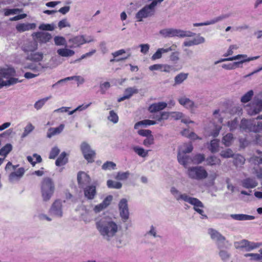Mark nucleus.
<instances>
[{"label": "nucleus", "mask_w": 262, "mask_h": 262, "mask_svg": "<svg viewBox=\"0 0 262 262\" xmlns=\"http://www.w3.org/2000/svg\"><path fill=\"white\" fill-rule=\"evenodd\" d=\"M95 225L102 238L108 242L115 237L119 231V226L112 218L108 216L96 219Z\"/></svg>", "instance_id": "nucleus-1"}, {"label": "nucleus", "mask_w": 262, "mask_h": 262, "mask_svg": "<svg viewBox=\"0 0 262 262\" xmlns=\"http://www.w3.org/2000/svg\"><path fill=\"white\" fill-rule=\"evenodd\" d=\"M159 34L164 38L174 37L184 38L186 37H192L195 34L194 33L190 31L174 28H165L162 29L159 31Z\"/></svg>", "instance_id": "nucleus-2"}, {"label": "nucleus", "mask_w": 262, "mask_h": 262, "mask_svg": "<svg viewBox=\"0 0 262 262\" xmlns=\"http://www.w3.org/2000/svg\"><path fill=\"white\" fill-rule=\"evenodd\" d=\"M54 191L55 185L52 180L48 177L43 178L41 183V192L43 201H49Z\"/></svg>", "instance_id": "nucleus-3"}, {"label": "nucleus", "mask_w": 262, "mask_h": 262, "mask_svg": "<svg viewBox=\"0 0 262 262\" xmlns=\"http://www.w3.org/2000/svg\"><path fill=\"white\" fill-rule=\"evenodd\" d=\"M186 174L190 179L197 181L203 180L208 177V172L206 170L201 166L188 167Z\"/></svg>", "instance_id": "nucleus-4"}, {"label": "nucleus", "mask_w": 262, "mask_h": 262, "mask_svg": "<svg viewBox=\"0 0 262 262\" xmlns=\"http://www.w3.org/2000/svg\"><path fill=\"white\" fill-rule=\"evenodd\" d=\"M153 4L145 6L140 9L136 14V18L138 21H142L144 18L150 17L154 15L155 9L153 8Z\"/></svg>", "instance_id": "nucleus-5"}, {"label": "nucleus", "mask_w": 262, "mask_h": 262, "mask_svg": "<svg viewBox=\"0 0 262 262\" xmlns=\"http://www.w3.org/2000/svg\"><path fill=\"white\" fill-rule=\"evenodd\" d=\"M208 233L211 239L215 241L217 248H221L222 246L228 244L229 243L228 241L226 240L225 236L215 229L212 228L209 229Z\"/></svg>", "instance_id": "nucleus-6"}, {"label": "nucleus", "mask_w": 262, "mask_h": 262, "mask_svg": "<svg viewBox=\"0 0 262 262\" xmlns=\"http://www.w3.org/2000/svg\"><path fill=\"white\" fill-rule=\"evenodd\" d=\"M262 111V100L255 98L247 106V112L250 116L258 114Z\"/></svg>", "instance_id": "nucleus-7"}, {"label": "nucleus", "mask_w": 262, "mask_h": 262, "mask_svg": "<svg viewBox=\"0 0 262 262\" xmlns=\"http://www.w3.org/2000/svg\"><path fill=\"white\" fill-rule=\"evenodd\" d=\"M80 148L84 158L89 162H93L95 157V151L91 149L90 145L86 142L81 143Z\"/></svg>", "instance_id": "nucleus-8"}, {"label": "nucleus", "mask_w": 262, "mask_h": 262, "mask_svg": "<svg viewBox=\"0 0 262 262\" xmlns=\"http://www.w3.org/2000/svg\"><path fill=\"white\" fill-rule=\"evenodd\" d=\"M170 192L174 199L177 201H183L188 203H191L192 202V197L190 196L187 193H181L175 187H171Z\"/></svg>", "instance_id": "nucleus-9"}, {"label": "nucleus", "mask_w": 262, "mask_h": 262, "mask_svg": "<svg viewBox=\"0 0 262 262\" xmlns=\"http://www.w3.org/2000/svg\"><path fill=\"white\" fill-rule=\"evenodd\" d=\"M93 41V39H91L89 40H85L83 35L76 36L69 39L68 40L69 43H70L69 47L71 48L79 47L81 45L85 43L90 42Z\"/></svg>", "instance_id": "nucleus-10"}, {"label": "nucleus", "mask_w": 262, "mask_h": 262, "mask_svg": "<svg viewBox=\"0 0 262 262\" xmlns=\"http://www.w3.org/2000/svg\"><path fill=\"white\" fill-rule=\"evenodd\" d=\"M235 247L236 249L245 248L246 251H249L258 247V243L250 242L246 239H243L240 242L234 243Z\"/></svg>", "instance_id": "nucleus-11"}, {"label": "nucleus", "mask_w": 262, "mask_h": 262, "mask_svg": "<svg viewBox=\"0 0 262 262\" xmlns=\"http://www.w3.org/2000/svg\"><path fill=\"white\" fill-rule=\"evenodd\" d=\"M120 216L124 222L127 221L129 217L127 201L126 199H122L119 203Z\"/></svg>", "instance_id": "nucleus-12"}, {"label": "nucleus", "mask_w": 262, "mask_h": 262, "mask_svg": "<svg viewBox=\"0 0 262 262\" xmlns=\"http://www.w3.org/2000/svg\"><path fill=\"white\" fill-rule=\"evenodd\" d=\"M49 212L51 215L61 217L62 216V203L59 200H56L52 205Z\"/></svg>", "instance_id": "nucleus-13"}, {"label": "nucleus", "mask_w": 262, "mask_h": 262, "mask_svg": "<svg viewBox=\"0 0 262 262\" xmlns=\"http://www.w3.org/2000/svg\"><path fill=\"white\" fill-rule=\"evenodd\" d=\"M255 121L254 120H248L243 119L241 121L239 125L240 130L243 132H252L253 128L254 127Z\"/></svg>", "instance_id": "nucleus-14"}, {"label": "nucleus", "mask_w": 262, "mask_h": 262, "mask_svg": "<svg viewBox=\"0 0 262 262\" xmlns=\"http://www.w3.org/2000/svg\"><path fill=\"white\" fill-rule=\"evenodd\" d=\"M77 181L80 187L83 188L91 182V178L88 174L83 171H80L77 174Z\"/></svg>", "instance_id": "nucleus-15"}, {"label": "nucleus", "mask_w": 262, "mask_h": 262, "mask_svg": "<svg viewBox=\"0 0 262 262\" xmlns=\"http://www.w3.org/2000/svg\"><path fill=\"white\" fill-rule=\"evenodd\" d=\"M33 37H35L37 41L40 43H46L51 39L52 36L48 32H38L32 34Z\"/></svg>", "instance_id": "nucleus-16"}, {"label": "nucleus", "mask_w": 262, "mask_h": 262, "mask_svg": "<svg viewBox=\"0 0 262 262\" xmlns=\"http://www.w3.org/2000/svg\"><path fill=\"white\" fill-rule=\"evenodd\" d=\"M192 202L189 204L193 206L194 210L201 214L202 216L203 219L207 218V215L204 214V211L201 209L204 207L203 204L197 198L192 197Z\"/></svg>", "instance_id": "nucleus-17"}, {"label": "nucleus", "mask_w": 262, "mask_h": 262, "mask_svg": "<svg viewBox=\"0 0 262 262\" xmlns=\"http://www.w3.org/2000/svg\"><path fill=\"white\" fill-rule=\"evenodd\" d=\"M15 74V70L12 68H0V78H6L8 80L14 78L12 76Z\"/></svg>", "instance_id": "nucleus-18"}, {"label": "nucleus", "mask_w": 262, "mask_h": 262, "mask_svg": "<svg viewBox=\"0 0 262 262\" xmlns=\"http://www.w3.org/2000/svg\"><path fill=\"white\" fill-rule=\"evenodd\" d=\"M25 172L24 168H19L16 171L11 172L9 176V180L11 183L18 181Z\"/></svg>", "instance_id": "nucleus-19"}, {"label": "nucleus", "mask_w": 262, "mask_h": 262, "mask_svg": "<svg viewBox=\"0 0 262 262\" xmlns=\"http://www.w3.org/2000/svg\"><path fill=\"white\" fill-rule=\"evenodd\" d=\"M229 16H230L229 14L222 15L218 16L210 21H206L204 23H194L193 24V26L194 27H200V26H207V25H212L217 22L221 21L224 19L227 18L229 17Z\"/></svg>", "instance_id": "nucleus-20"}, {"label": "nucleus", "mask_w": 262, "mask_h": 262, "mask_svg": "<svg viewBox=\"0 0 262 262\" xmlns=\"http://www.w3.org/2000/svg\"><path fill=\"white\" fill-rule=\"evenodd\" d=\"M176 46L173 45L168 48H159L151 56V60H155L157 59H160L162 56V54L167 53L169 51H171L174 50V48Z\"/></svg>", "instance_id": "nucleus-21"}, {"label": "nucleus", "mask_w": 262, "mask_h": 262, "mask_svg": "<svg viewBox=\"0 0 262 262\" xmlns=\"http://www.w3.org/2000/svg\"><path fill=\"white\" fill-rule=\"evenodd\" d=\"M36 25L35 23H21L17 24L16 29L19 32H23L30 30H34Z\"/></svg>", "instance_id": "nucleus-22"}, {"label": "nucleus", "mask_w": 262, "mask_h": 262, "mask_svg": "<svg viewBox=\"0 0 262 262\" xmlns=\"http://www.w3.org/2000/svg\"><path fill=\"white\" fill-rule=\"evenodd\" d=\"M64 128V125L61 124L57 127H51L50 128L47 132V137L48 138H51L54 136L60 134Z\"/></svg>", "instance_id": "nucleus-23"}, {"label": "nucleus", "mask_w": 262, "mask_h": 262, "mask_svg": "<svg viewBox=\"0 0 262 262\" xmlns=\"http://www.w3.org/2000/svg\"><path fill=\"white\" fill-rule=\"evenodd\" d=\"M167 104L166 102H161L155 103L150 105L148 108V111L150 113H155L163 110L166 107Z\"/></svg>", "instance_id": "nucleus-24"}, {"label": "nucleus", "mask_w": 262, "mask_h": 262, "mask_svg": "<svg viewBox=\"0 0 262 262\" xmlns=\"http://www.w3.org/2000/svg\"><path fill=\"white\" fill-rule=\"evenodd\" d=\"M85 196L89 200H92L96 194V187L95 186H89L84 189Z\"/></svg>", "instance_id": "nucleus-25"}, {"label": "nucleus", "mask_w": 262, "mask_h": 262, "mask_svg": "<svg viewBox=\"0 0 262 262\" xmlns=\"http://www.w3.org/2000/svg\"><path fill=\"white\" fill-rule=\"evenodd\" d=\"M242 186L245 188H253L257 186L258 183L253 178H246L242 181Z\"/></svg>", "instance_id": "nucleus-26"}, {"label": "nucleus", "mask_w": 262, "mask_h": 262, "mask_svg": "<svg viewBox=\"0 0 262 262\" xmlns=\"http://www.w3.org/2000/svg\"><path fill=\"white\" fill-rule=\"evenodd\" d=\"M37 43L35 41H30L25 43L23 50L25 52H33L37 49Z\"/></svg>", "instance_id": "nucleus-27"}, {"label": "nucleus", "mask_w": 262, "mask_h": 262, "mask_svg": "<svg viewBox=\"0 0 262 262\" xmlns=\"http://www.w3.org/2000/svg\"><path fill=\"white\" fill-rule=\"evenodd\" d=\"M26 69H28L33 71L34 73H39V72L42 71L43 69L45 68L41 63H29L25 67Z\"/></svg>", "instance_id": "nucleus-28"}, {"label": "nucleus", "mask_w": 262, "mask_h": 262, "mask_svg": "<svg viewBox=\"0 0 262 262\" xmlns=\"http://www.w3.org/2000/svg\"><path fill=\"white\" fill-rule=\"evenodd\" d=\"M178 101L180 104L185 106L187 108H193L196 107L193 101L186 97H182L178 99Z\"/></svg>", "instance_id": "nucleus-29"}, {"label": "nucleus", "mask_w": 262, "mask_h": 262, "mask_svg": "<svg viewBox=\"0 0 262 262\" xmlns=\"http://www.w3.org/2000/svg\"><path fill=\"white\" fill-rule=\"evenodd\" d=\"M227 248H228L227 244L222 246L221 248H217L219 250V255L223 261L227 260L230 257V254L226 250Z\"/></svg>", "instance_id": "nucleus-30"}, {"label": "nucleus", "mask_w": 262, "mask_h": 262, "mask_svg": "<svg viewBox=\"0 0 262 262\" xmlns=\"http://www.w3.org/2000/svg\"><path fill=\"white\" fill-rule=\"evenodd\" d=\"M43 58V55L41 52H35L31 53L28 56L27 59L28 60L34 61L36 62H39L41 61Z\"/></svg>", "instance_id": "nucleus-31"}, {"label": "nucleus", "mask_w": 262, "mask_h": 262, "mask_svg": "<svg viewBox=\"0 0 262 262\" xmlns=\"http://www.w3.org/2000/svg\"><path fill=\"white\" fill-rule=\"evenodd\" d=\"M230 216L233 219L237 221L252 220L255 219L254 216L244 214H232Z\"/></svg>", "instance_id": "nucleus-32"}, {"label": "nucleus", "mask_w": 262, "mask_h": 262, "mask_svg": "<svg viewBox=\"0 0 262 262\" xmlns=\"http://www.w3.org/2000/svg\"><path fill=\"white\" fill-rule=\"evenodd\" d=\"M206 162H207V165L210 166L220 165L221 163V160L215 156L208 157L206 159Z\"/></svg>", "instance_id": "nucleus-33"}, {"label": "nucleus", "mask_w": 262, "mask_h": 262, "mask_svg": "<svg viewBox=\"0 0 262 262\" xmlns=\"http://www.w3.org/2000/svg\"><path fill=\"white\" fill-rule=\"evenodd\" d=\"M22 81L23 80H19L18 78H11L5 81L0 79V89L3 86H10Z\"/></svg>", "instance_id": "nucleus-34"}, {"label": "nucleus", "mask_w": 262, "mask_h": 262, "mask_svg": "<svg viewBox=\"0 0 262 262\" xmlns=\"http://www.w3.org/2000/svg\"><path fill=\"white\" fill-rule=\"evenodd\" d=\"M242 58H243V60H242L239 61L234 62L232 63V64L233 67V69H235L236 68L239 67H240L239 66L241 64H243V63H244L245 62H249V61L259 58V56H254L253 57H249V58H248L247 57H241L240 59H241Z\"/></svg>", "instance_id": "nucleus-35"}, {"label": "nucleus", "mask_w": 262, "mask_h": 262, "mask_svg": "<svg viewBox=\"0 0 262 262\" xmlns=\"http://www.w3.org/2000/svg\"><path fill=\"white\" fill-rule=\"evenodd\" d=\"M178 160L179 162L184 166L186 165L189 162V157L186 154L180 152L178 154Z\"/></svg>", "instance_id": "nucleus-36"}, {"label": "nucleus", "mask_w": 262, "mask_h": 262, "mask_svg": "<svg viewBox=\"0 0 262 262\" xmlns=\"http://www.w3.org/2000/svg\"><path fill=\"white\" fill-rule=\"evenodd\" d=\"M188 76V73H181L178 74L174 77V83L173 85L181 84L184 80H185L187 78Z\"/></svg>", "instance_id": "nucleus-37"}, {"label": "nucleus", "mask_w": 262, "mask_h": 262, "mask_svg": "<svg viewBox=\"0 0 262 262\" xmlns=\"http://www.w3.org/2000/svg\"><path fill=\"white\" fill-rule=\"evenodd\" d=\"M57 53L62 57H71L74 54L75 52L68 49H59L57 51Z\"/></svg>", "instance_id": "nucleus-38"}, {"label": "nucleus", "mask_w": 262, "mask_h": 262, "mask_svg": "<svg viewBox=\"0 0 262 262\" xmlns=\"http://www.w3.org/2000/svg\"><path fill=\"white\" fill-rule=\"evenodd\" d=\"M193 150V146L191 143H184L179 148V152L183 153H190Z\"/></svg>", "instance_id": "nucleus-39"}, {"label": "nucleus", "mask_w": 262, "mask_h": 262, "mask_svg": "<svg viewBox=\"0 0 262 262\" xmlns=\"http://www.w3.org/2000/svg\"><path fill=\"white\" fill-rule=\"evenodd\" d=\"M68 162L67 154L62 152L56 161L55 164L57 166H60L64 165Z\"/></svg>", "instance_id": "nucleus-40"}, {"label": "nucleus", "mask_w": 262, "mask_h": 262, "mask_svg": "<svg viewBox=\"0 0 262 262\" xmlns=\"http://www.w3.org/2000/svg\"><path fill=\"white\" fill-rule=\"evenodd\" d=\"M245 162V159L243 156L240 155H236L234 157V164L237 167H240L243 165Z\"/></svg>", "instance_id": "nucleus-41"}, {"label": "nucleus", "mask_w": 262, "mask_h": 262, "mask_svg": "<svg viewBox=\"0 0 262 262\" xmlns=\"http://www.w3.org/2000/svg\"><path fill=\"white\" fill-rule=\"evenodd\" d=\"M35 128V127L31 123H29L25 127L24 132L21 135V138L26 137L30 134Z\"/></svg>", "instance_id": "nucleus-42"}, {"label": "nucleus", "mask_w": 262, "mask_h": 262, "mask_svg": "<svg viewBox=\"0 0 262 262\" xmlns=\"http://www.w3.org/2000/svg\"><path fill=\"white\" fill-rule=\"evenodd\" d=\"M12 150V145L10 143H7L0 149V155L6 157Z\"/></svg>", "instance_id": "nucleus-43"}, {"label": "nucleus", "mask_w": 262, "mask_h": 262, "mask_svg": "<svg viewBox=\"0 0 262 262\" xmlns=\"http://www.w3.org/2000/svg\"><path fill=\"white\" fill-rule=\"evenodd\" d=\"M219 147V140L217 139H213L211 141L210 145L208 148L212 153H215L218 151Z\"/></svg>", "instance_id": "nucleus-44"}, {"label": "nucleus", "mask_w": 262, "mask_h": 262, "mask_svg": "<svg viewBox=\"0 0 262 262\" xmlns=\"http://www.w3.org/2000/svg\"><path fill=\"white\" fill-rule=\"evenodd\" d=\"M241 57H247V55L246 54H238L233 57H229L227 58H222L220 60L216 61L215 62V64H216L220 62L226 61H233L235 60L240 59Z\"/></svg>", "instance_id": "nucleus-45"}, {"label": "nucleus", "mask_w": 262, "mask_h": 262, "mask_svg": "<svg viewBox=\"0 0 262 262\" xmlns=\"http://www.w3.org/2000/svg\"><path fill=\"white\" fill-rule=\"evenodd\" d=\"M133 149L137 155L141 157H146L148 155V150H145L142 147L134 146Z\"/></svg>", "instance_id": "nucleus-46"}, {"label": "nucleus", "mask_w": 262, "mask_h": 262, "mask_svg": "<svg viewBox=\"0 0 262 262\" xmlns=\"http://www.w3.org/2000/svg\"><path fill=\"white\" fill-rule=\"evenodd\" d=\"M4 15L5 16H9L10 15H14L19 13L23 11V9L14 8V9H4Z\"/></svg>", "instance_id": "nucleus-47"}, {"label": "nucleus", "mask_w": 262, "mask_h": 262, "mask_svg": "<svg viewBox=\"0 0 262 262\" xmlns=\"http://www.w3.org/2000/svg\"><path fill=\"white\" fill-rule=\"evenodd\" d=\"M205 160V155L201 154H196L193 157L192 159V161L193 162V163L196 164H201Z\"/></svg>", "instance_id": "nucleus-48"}, {"label": "nucleus", "mask_w": 262, "mask_h": 262, "mask_svg": "<svg viewBox=\"0 0 262 262\" xmlns=\"http://www.w3.org/2000/svg\"><path fill=\"white\" fill-rule=\"evenodd\" d=\"M52 97L51 96H50L49 97H47L46 98H44L43 99H40L36 101L35 103L34 104V107L37 110H38L40 109L45 104V103L50 99H51Z\"/></svg>", "instance_id": "nucleus-49"}, {"label": "nucleus", "mask_w": 262, "mask_h": 262, "mask_svg": "<svg viewBox=\"0 0 262 262\" xmlns=\"http://www.w3.org/2000/svg\"><path fill=\"white\" fill-rule=\"evenodd\" d=\"M138 92L139 91L136 87H129L125 90L124 94L129 99L133 95L137 94Z\"/></svg>", "instance_id": "nucleus-50"}, {"label": "nucleus", "mask_w": 262, "mask_h": 262, "mask_svg": "<svg viewBox=\"0 0 262 262\" xmlns=\"http://www.w3.org/2000/svg\"><path fill=\"white\" fill-rule=\"evenodd\" d=\"M233 140L232 134H227L223 138V143L226 146H229L232 143Z\"/></svg>", "instance_id": "nucleus-51"}, {"label": "nucleus", "mask_w": 262, "mask_h": 262, "mask_svg": "<svg viewBox=\"0 0 262 262\" xmlns=\"http://www.w3.org/2000/svg\"><path fill=\"white\" fill-rule=\"evenodd\" d=\"M107 119L115 124L119 121V117L117 114L113 111L112 110L109 113V115L107 117Z\"/></svg>", "instance_id": "nucleus-52"}, {"label": "nucleus", "mask_w": 262, "mask_h": 262, "mask_svg": "<svg viewBox=\"0 0 262 262\" xmlns=\"http://www.w3.org/2000/svg\"><path fill=\"white\" fill-rule=\"evenodd\" d=\"M54 40L56 46H67V41L63 37L57 36L54 37Z\"/></svg>", "instance_id": "nucleus-53"}, {"label": "nucleus", "mask_w": 262, "mask_h": 262, "mask_svg": "<svg viewBox=\"0 0 262 262\" xmlns=\"http://www.w3.org/2000/svg\"><path fill=\"white\" fill-rule=\"evenodd\" d=\"M107 185L108 187L111 188L120 189L122 187V184L120 182L113 181L111 180L107 181Z\"/></svg>", "instance_id": "nucleus-54"}, {"label": "nucleus", "mask_w": 262, "mask_h": 262, "mask_svg": "<svg viewBox=\"0 0 262 262\" xmlns=\"http://www.w3.org/2000/svg\"><path fill=\"white\" fill-rule=\"evenodd\" d=\"M253 95V92L252 90L248 91L241 98V101L243 103L248 102L250 100Z\"/></svg>", "instance_id": "nucleus-55"}, {"label": "nucleus", "mask_w": 262, "mask_h": 262, "mask_svg": "<svg viewBox=\"0 0 262 262\" xmlns=\"http://www.w3.org/2000/svg\"><path fill=\"white\" fill-rule=\"evenodd\" d=\"M130 174L128 171L118 172L115 178L118 180H125L128 178Z\"/></svg>", "instance_id": "nucleus-56"}, {"label": "nucleus", "mask_w": 262, "mask_h": 262, "mask_svg": "<svg viewBox=\"0 0 262 262\" xmlns=\"http://www.w3.org/2000/svg\"><path fill=\"white\" fill-rule=\"evenodd\" d=\"M220 155L224 158H229L232 157L234 155L233 152L231 149H227L221 152Z\"/></svg>", "instance_id": "nucleus-57"}, {"label": "nucleus", "mask_w": 262, "mask_h": 262, "mask_svg": "<svg viewBox=\"0 0 262 262\" xmlns=\"http://www.w3.org/2000/svg\"><path fill=\"white\" fill-rule=\"evenodd\" d=\"M116 166V165L115 163L111 161H107L102 165V168L104 170L110 169H115Z\"/></svg>", "instance_id": "nucleus-58"}, {"label": "nucleus", "mask_w": 262, "mask_h": 262, "mask_svg": "<svg viewBox=\"0 0 262 262\" xmlns=\"http://www.w3.org/2000/svg\"><path fill=\"white\" fill-rule=\"evenodd\" d=\"M170 117L174 120H179L183 118L184 115L180 112H170Z\"/></svg>", "instance_id": "nucleus-59"}, {"label": "nucleus", "mask_w": 262, "mask_h": 262, "mask_svg": "<svg viewBox=\"0 0 262 262\" xmlns=\"http://www.w3.org/2000/svg\"><path fill=\"white\" fill-rule=\"evenodd\" d=\"M154 143V138L152 135L149 136L144 140L143 145L146 147H148L150 145L153 144Z\"/></svg>", "instance_id": "nucleus-60"}, {"label": "nucleus", "mask_w": 262, "mask_h": 262, "mask_svg": "<svg viewBox=\"0 0 262 262\" xmlns=\"http://www.w3.org/2000/svg\"><path fill=\"white\" fill-rule=\"evenodd\" d=\"M237 125L238 120L236 118L228 122V126L230 128V130H233L236 129Z\"/></svg>", "instance_id": "nucleus-61"}, {"label": "nucleus", "mask_w": 262, "mask_h": 262, "mask_svg": "<svg viewBox=\"0 0 262 262\" xmlns=\"http://www.w3.org/2000/svg\"><path fill=\"white\" fill-rule=\"evenodd\" d=\"M192 40L194 42V46L203 43L205 41L204 37L201 36L200 34H198V35L194 38Z\"/></svg>", "instance_id": "nucleus-62"}, {"label": "nucleus", "mask_w": 262, "mask_h": 262, "mask_svg": "<svg viewBox=\"0 0 262 262\" xmlns=\"http://www.w3.org/2000/svg\"><path fill=\"white\" fill-rule=\"evenodd\" d=\"M60 150L57 147H53L50 154L49 158L51 159H54L59 153Z\"/></svg>", "instance_id": "nucleus-63"}, {"label": "nucleus", "mask_w": 262, "mask_h": 262, "mask_svg": "<svg viewBox=\"0 0 262 262\" xmlns=\"http://www.w3.org/2000/svg\"><path fill=\"white\" fill-rule=\"evenodd\" d=\"M252 130L254 133H262V121L258 122L257 123L255 122Z\"/></svg>", "instance_id": "nucleus-64"}]
</instances>
